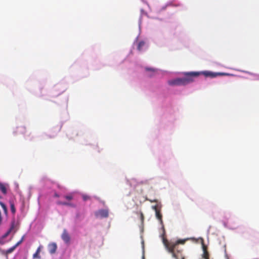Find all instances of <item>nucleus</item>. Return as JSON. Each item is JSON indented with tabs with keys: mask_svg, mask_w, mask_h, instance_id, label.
Listing matches in <instances>:
<instances>
[{
	"mask_svg": "<svg viewBox=\"0 0 259 259\" xmlns=\"http://www.w3.org/2000/svg\"><path fill=\"white\" fill-rule=\"evenodd\" d=\"M0 205L2 206V207L3 208V209L4 211V212L6 214H7V208L6 205L2 201H0Z\"/></svg>",
	"mask_w": 259,
	"mask_h": 259,
	"instance_id": "4468645a",
	"label": "nucleus"
},
{
	"mask_svg": "<svg viewBox=\"0 0 259 259\" xmlns=\"http://www.w3.org/2000/svg\"><path fill=\"white\" fill-rule=\"evenodd\" d=\"M42 248V246H41V245L39 246V247L37 248L36 252L33 255V258H38V259L40 258L41 257L39 255V253L41 251V250Z\"/></svg>",
	"mask_w": 259,
	"mask_h": 259,
	"instance_id": "1a4fd4ad",
	"label": "nucleus"
},
{
	"mask_svg": "<svg viewBox=\"0 0 259 259\" xmlns=\"http://www.w3.org/2000/svg\"><path fill=\"white\" fill-rule=\"evenodd\" d=\"M22 242V240H20L19 241H18L16 244H15V246L17 247L18 245H19L20 244H21Z\"/></svg>",
	"mask_w": 259,
	"mask_h": 259,
	"instance_id": "5701e85b",
	"label": "nucleus"
},
{
	"mask_svg": "<svg viewBox=\"0 0 259 259\" xmlns=\"http://www.w3.org/2000/svg\"><path fill=\"white\" fill-rule=\"evenodd\" d=\"M146 70L147 71H150V72H154L156 70L154 68H145Z\"/></svg>",
	"mask_w": 259,
	"mask_h": 259,
	"instance_id": "6ab92c4d",
	"label": "nucleus"
},
{
	"mask_svg": "<svg viewBox=\"0 0 259 259\" xmlns=\"http://www.w3.org/2000/svg\"><path fill=\"white\" fill-rule=\"evenodd\" d=\"M143 259H144V256H143Z\"/></svg>",
	"mask_w": 259,
	"mask_h": 259,
	"instance_id": "c756f323",
	"label": "nucleus"
},
{
	"mask_svg": "<svg viewBox=\"0 0 259 259\" xmlns=\"http://www.w3.org/2000/svg\"><path fill=\"white\" fill-rule=\"evenodd\" d=\"M140 218H141V220L142 222L143 223L144 220V215L142 212H141V213H140Z\"/></svg>",
	"mask_w": 259,
	"mask_h": 259,
	"instance_id": "4be33fe9",
	"label": "nucleus"
},
{
	"mask_svg": "<svg viewBox=\"0 0 259 259\" xmlns=\"http://www.w3.org/2000/svg\"><path fill=\"white\" fill-rule=\"evenodd\" d=\"M26 129L25 126H20L17 127L15 133H16V134L24 135L26 133Z\"/></svg>",
	"mask_w": 259,
	"mask_h": 259,
	"instance_id": "0eeeda50",
	"label": "nucleus"
},
{
	"mask_svg": "<svg viewBox=\"0 0 259 259\" xmlns=\"http://www.w3.org/2000/svg\"><path fill=\"white\" fill-rule=\"evenodd\" d=\"M153 209L155 210V212H156V210H159L160 209L158 208V206L157 205H154L152 206Z\"/></svg>",
	"mask_w": 259,
	"mask_h": 259,
	"instance_id": "412c9836",
	"label": "nucleus"
},
{
	"mask_svg": "<svg viewBox=\"0 0 259 259\" xmlns=\"http://www.w3.org/2000/svg\"><path fill=\"white\" fill-rule=\"evenodd\" d=\"M185 77L183 78H177L168 81L169 85H185L194 81L193 77H197L198 73H193L192 72L184 73Z\"/></svg>",
	"mask_w": 259,
	"mask_h": 259,
	"instance_id": "f03ea898",
	"label": "nucleus"
},
{
	"mask_svg": "<svg viewBox=\"0 0 259 259\" xmlns=\"http://www.w3.org/2000/svg\"><path fill=\"white\" fill-rule=\"evenodd\" d=\"M203 257L204 258V259H209L208 252L206 250V248L204 245H203Z\"/></svg>",
	"mask_w": 259,
	"mask_h": 259,
	"instance_id": "f8f14e48",
	"label": "nucleus"
},
{
	"mask_svg": "<svg viewBox=\"0 0 259 259\" xmlns=\"http://www.w3.org/2000/svg\"><path fill=\"white\" fill-rule=\"evenodd\" d=\"M8 188L9 185L8 184L0 182V190L4 194L7 193V189Z\"/></svg>",
	"mask_w": 259,
	"mask_h": 259,
	"instance_id": "6e6552de",
	"label": "nucleus"
},
{
	"mask_svg": "<svg viewBox=\"0 0 259 259\" xmlns=\"http://www.w3.org/2000/svg\"><path fill=\"white\" fill-rule=\"evenodd\" d=\"M145 42L144 41H141L138 43L137 49L139 51L142 50V48L145 46Z\"/></svg>",
	"mask_w": 259,
	"mask_h": 259,
	"instance_id": "ddd939ff",
	"label": "nucleus"
},
{
	"mask_svg": "<svg viewBox=\"0 0 259 259\" xmlns=\"http://www.w3.org/2000/svg\"><path fill=\"white\" fill-rule=\"evenodd\" d=\"M57 244L55 243H52L49 244L48 249L51 254H53L56 252L57 250Z\"/></svg>",
	"mask_w": 259,
	"mask_h": 259,
	"instance_id": "423d86ee",
	"label": "nucleus"
},
{
	"mask_svg": "<svg viewBox=\"0 0 259 259\" xmlns=\"http://www.w3.org/2000/svg\"><path fill=\"white\" fill-rule=\"evenodd\" d=\"M24 237H25L24 236H22V237L21 238L20 240H22V242H23L24 241Z\"/></svg>",
	"mask_w": 259,
	"mask_h": 259,
	"instance_id": "c85d7f7f",
	"label": "nucleus"
},
{
	"mask_svg": "<svg viewBox=\"0 0 259 259\" xmlns=\"http://www.w3.org/2000/svg\"><path fill=\"white\" fill-rule=\"evenodd\" d=\"M2 197L0 196V199H1Z\"/></svg>",
	"mask_w": 259,
	"mask_h": 259,
	"instance_id": "7c9ffc66",
	"label": "nucleus"
},
{
	"mask_svg": "<svg viewBox=\"0 0 259 259\" xmlns=\"http://www.w3.org/2000/svg\"><path fill=\"white\" fill-rule=\"evenodd\" d=\"M12 231V230H11L10 229H9L8 230V231H7V232L6 233L5 235V237H6L10 233V232Z\"/></svg>",
	"mask_w": 259,
	"mask_h": 259,
	"instance_id": "393cba45",
	"label": "nucleus"
},
{
	"mask_svg": "<svg viewBox=\"0 0 259 259\" xmlns=\"http://www.w3.org/2000/svg\"><path fill=\"white\" fill-rule=\"evenodd\" d=\"M151 202H157V200L156 199H154V200H149Z\"/></svg>",
	"mask_w": 259,
	"mask_h": 259,
	"instance_id": "a878e982",
	"label": "nucleus"
},
{
	"mask_svg": "<svg viewBox=\"0 0 259 259\" xmlns=\"http://www.w3.org/2000/svg\"><path fill=\"white\" fill-rule=\"evenodd\" d=\"M193 73H198V76L201 74L203 75L205 77H208L210 78H214L218 76H229L231 74L228 73L224 72H213L210 71H204L202 72H192Z\"/></svg>",
	"mask_w": 259,
	"mask_h": 259,
	"instance_id": "7ed1b4c3",
	"label": "nucleus"
},
{
	"mask_svg": "<svg viewBox=\"0 0 259 259\" xmlns=\"http://www.w3.org/2000/svg\"><path fill=\"white\" fill-rule=\"evenodd\" d=\"M2 216H0V225L2 223Z\"/></svg>",
	"mask_w": 259,
	"mask_h": 259,
	"instance_id": "cd10ccee",
	"label": "nucleus"
},
{
	"mask_svg": "<svg viewBox=\"0 0 259 259\" xmlns=\"http://www.w3.org/2000/svg\"><path fill=\"white\" fill-rule=\"evenodd\" d=\"M12 231V230H11L10 229H9L8 230V231H7V232L6 233L5 235V237H6L10 233V232Z\"/></svg>",
	"mask_w": 259,
	"mask_h": 259,
	"instance_id": "b1692460",
	"label": "nucleus"
},
{
	"mask_svg": "<svg viewBox=\"0 0 259 259\" xmlns=\"http://www.w3.org/2000/svg\"><path fill=\"white\" fill-rule=\"evenodd\" d=\"M61 238L66 243H69L70 237L66 229H64Z\"/></svg>",
	"mask_w": 259,
	"mask_h": 259,
	"instance_id": "20e7f679",
	"label": "nucleus"
},
{
	"mask_svg": "<svg viewBox=\"0 0 259 259\" xmlns=\"http://www.w3.org/2000/svg\"><path fill=\"white\" fill-rule=\"evenodd\" d=\"M17 247L15 246V245L14 246H13V247H12L11 248H9L8 250H7V253H11Z\"/></svg>",
	"mask_w": 259,
	"mask_h": 259,
	"instance_id": "a211bd4d",
	"label": "nucleus"
},
{
	"mask_svg": "<svg viewBox=\"0 0 259 259\" xmlns=\"http://www.w3.org/2000/svg\"><path fill=\"white\" fill-rule=\"evenodd\" d=\"M57 204L64 206H69L71 207H74V205L71 203L67 202H62L59 201L57 202Z\"/></svg>",
	"mask_w": 259,
	"mask_h": 259,
	"instance_id": "9b49d317",
	"label": "nucleus"
},
{
	"mask_svg": "<svg viewBox=\"0 0 259 259\" xmlns=\"http://www.w3.org/2000/svg\"><path fill=\"white\" fill-rule=\"evenodd\" d=\"M96 215L101 218H107L108 217V211L106 209H101L96 213Z\"/></svg>",
	"mask_w": 259,
	"mask_h": 259,
	"instance_id": "39448f33",
	"label": "nucleus"
},
{
	"mask_svg": "<svg viewBox=\"0 0 259 259\" xmlns=\"http://www.w3.org/2000/svg\"><path fill=\"white\" fill-rule=\"evenodd\" d=\"M10 208L12 212L13 213H15L16 212V209L15 207V205L13 203H11L10 204Z\"/></svg>",
	"mask_w": 259,
	"mask_h": 259,
	"instance_id": "dca6fc26",
	"label": "nucleus"
},
{
	"mask_svg": "<svg viewBox=\"0 0 259 259\" xmlns=\"http://www.w3.org/2000/svg\"><path fill=\"white\" fill-rule=\"evenodd\" d=\"M54 197H59V195L57 193H55V194H54Z\"/></svg>",
	"mask_w": 259,
	"mask_h": 259,
	"instance_id": "bb28decb",
	"label": "nucleus"
},
{
	"mask_svg": "<svg viewBox=\"0 0 259 259\" xmlns=\"http://www.w3.org/2000/svg\"><path fill=\"white\" fill-rule=\"evenodd\" d=\"M164 233L162 235V243L167 250L175 259H185L183 254V249L179 247L180 244L184 245L188 239L168 240L164 237Z\"/></svg>",
	"mask_w": 259,
	"mask_h": 259,
	"instance_id": "f257e3e1",
	"label": "nucleus"
},
{
	"mask_svg": "<svg viewBox=\"0 0 259 259\" xmlns=\"http://www.w3.org/2000/svg\"><path fill=\"white\" fill-rule=\"evenodd\" d=\"M64 198L68 200H71L73 199V194H69L68 195H65L64 196Z\"/></svg>",
	"mask_w": 259,
	"mask_h": 259,
	"instance_id": "2eb2a0df",
	"label": "nucleus"
},
{
	"mask_svg": "<svg viewBox=\"0 0 259 259\" xmlns=\"http://www.w3.org/2000/svg\"><path fill=\"white\" fill-rule=\"evenodd\" d=\"M15 226H16V225H15V221H12L11 222V227H10V229L12 231L15 227Z\"/></svg>",
	"mask_w": 259,
	"mask_h": 259,
	"instance_id": "f3484780",
	"label": "nucleus"
},
{
	"mask_svg": "<svg viewBox=\"0 0 259 259\" xmlns=\"http://www.w3.org/2000/svg\"><path fill=\"white\" fill-rule=\"evenodd\" d=\"M82 198H83V200H84V201H87V200H88L90 199V197L89 196H88V195H83L82 196Z\"/></svg>",
	"mask_w": 259,
	"mask_h": 259,
	"instance_id": "aec40b11",
	"label": "nucleus"
},
{
	"mask_svg": "<svg viewBox=\"0 0 259 259\" xmlns=\"http://www.w3.org/2000/svg\"><path fill=\"white\" fill-rule=\"evenodd\" d=\"M156 213V217L157 219L159 221L161 224H163L162 221V215L160 212V210H156V212H155Z\"/></svg>",
	"mask_w": 259,
	"mask_h": 259,
	"instance_id": "9d476101",
	"label": "nucleus"
}]
</instances>
